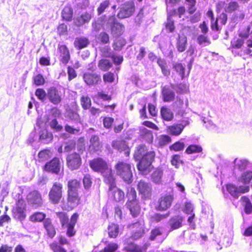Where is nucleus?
I'll use <instances>...</instances> for the list:
<instances>
[{
  "label": "nucleus",
  "instance_id": "nucleus-1",
  "mask_svg": "<svg viewBox=\"0 0 252 252\" xmlns=\"http://www.w3.org/2000/svg\"><path fill=\"white\" fill-rule=\"evenodd\" d=\"M90 166L93 170L101 172L105 182H111L113 181L114 176L112 169L108 167L106 162L101 158H98L91 161Z\"/></svg>",
  "mask_w": 252,
  "mask_h": 252
},
{
  "label": "nucleus",
  "instance_id": "nucleus-2",
  "mask_svg": "<svg viewBox=\"0 0 252 252\" xmlns=\"http://www.w3.org/2000/svg\"><path fill=\"white\" fill-rule=\"evenodd\" d=\"M115 168L117 174L125 182L129 184L132 182V174L130 164L126 162L119 161Z\"/></svg>",
  "mask_w": 252,
  "mask_h": 252
},
{
  "label": "nucleus",
  "instance_id": "nucleus-3",
  "mask_svg": "<svg viewBox=\"0 0 252 252\" xmlns=\"http://www.w3.org/2000/svg\"><path fill=\"white\" fill-rule=\"evenodd\" d=\"M155 156V153L154 151H149L146 155L141 158L138 165V169L139 171L143 172V174H147L152 168L151 164Z\"/></svg>",
  "mask_w": 252,
  "mask_h": 252
},
{
  "label": "nucleus",
  "instance_id": "nucleus-4",
  "mask_svg": "<svg viewBox=\"0 0 252 252\" xmlns=\"http://www.w3.org/2000/svg\"><path fill=\"white\" fill-rule=\"evenodd\" d=\"M105 182L109 186L108 191L109 197L117 202H120L123 201L125 197V193L122 189L116 186L114 176L113 177V181L111 182Z\"/></svg>",
  "mask_w": 252,
  "mask_h": 252
},
{
  "label": "nucleus",
  "instance_id": "nucleus-5",
  "mask_svg": "<svg viewBox=\"0 0 252 252\" xmlns=\"http://www.w3.org/2000/svg\"><path fill=\"white\" fill-rule=\"evenodd\" d=\"M81 198L78 192H67V201H63L62 208L63 210H71L80 203Z\"/></svg>",
  "mask_w": 252,
  "mask_h": 252
},
{
  "label": "nucleus",
  "instance_id": "nucleus-6",
  "mask_svg": "<svg viewBox=\"0 0 252 252\" xmlns=\"http://www.w3.org/2000/svg\"><path fill=\"white\" fill-rule=\"evenodd\" d=\"M26 204L24 200L19 195L18 200L16 201V206L13 209V214L15 219L22 220L26 218Z\"/></svg>",
  "mask_w": 252,
  "mask_h": 252
},
{
  "label": "nucleus",
  "instance_id": "nucleus-7",
  "mask_svg": "<svg viewBox=\"0 0 252 252\" xmlns=\"http://www.w3.org/2000/svg\"><path fill=\"white\" fill-rule=\"evenodd\" d=\"M63 185L55 183L49 193L50 200L53 204H58L62 197Z\"/></svg>",
  "mask_w": 252,
  "mask_h": 252
},
{
  "label": "nucleus",
  "instance_id": "nucleus-8",
  "mask_svg": "<svg viewBox=\"0 0 252 252\" xmlns=\"http://www.w3.org/2000/svg\"><path fill=\"white\" fill-rule=\"evenodd\" d=\"M135 11V6L133 2H128L124 3L121 7L118 17L119 18H126L131 16Z\"/></svg>",
  "mask_w": 252,
  "mask_h": 252
},
{
  "label": "nucleus",
  "instance_id": "nucleus-9",
  "mask_svg": "<svg viewBox=\"0 0 252 252\" xmlns=\"http://www.w3.org/2000/svg\"><path fill=\"white\" fill-rule=\"evenodd\" d=\"M249 37V33L247 31L239 32L238 35L235 36L231 41V48L240 49L244 45L245 41Z\"/></svg>",
  "mask_w": 252,
  "mask_h": 252
},
{
  "label": "nucleus",
  "instance_id": "nucleus-10",
  "mask_svg": "<svg viewBox=\"0 0 252 252\" xmlns=\"http://www.w3.org/2000/svg\"><path fill=\"white\" fill-rule=\"evenodd\" d=\"M137 189L142 198L147 199L151 197L152 189L149 183L141 180L137 184Z\"/></svg>",
  "mask_w": 252,
  "mask_h": 252
},
{
  "label": "nucleus",
  "instance_id": "nucleus-11",
  "mask_svg": "<svg viewBox=\"0 0 252 252\" xmlns=\"http://www.w3.org/2000/svg\"><path fill=\"white\" fill-rule=\"evenodd\" d=\"M132 229V233L131 237L133 240H137L141 238L145 233V227L144 223L140 221H136L130 225Z\"/></svg>",
  "mask_w": 252,
  "mask_h": 252
},
{
  "label": "nucleus",
  "instance_id": "nucleus-12",
  "mask_svg": "<svg viewBox=\"0 0 252 252\" xmlns=\"http://www.w3.org/2000/svg\"><path fill=\"white\" fill-rule=\"evenodd\" d=\"M227 191L234 197H238L240 194L248 192L250 190L249 186H240L239 187L232 184L226 187Z\"/></svg>",
  "mask_w": 252,
  "mask_h": 252
},
{
  "label": "nucleus",
  "instance_id": "nucleus-13",
  "mask_svg": "<svg viewBox=\"0 0 252 252\" xmlns=\"http://www.w3.org/2000/svg\"><path fill=\"white\" fill-rule=\"evenodd\" d=\"M67 164L71 170L78 169L81 164V159L79 154L74 153L67 157Z\"/></svg>",
  "mask_w": 252,
  "mask_h": 252
},
{
  "label": "nucleus",
  "instance_id": "nucleus-14",
  "mask_svg": "<svg viewBox=\"0 0 252 252\" xmlns=\"http://www.w3.org/2000/svg\"><path fill=\"white\" fill-rule=\"evenodd\" d=\"M173 199V197L171 195L161 196L158 199L157 209L160 211L166 210L171 206Z\"/></svg>",
  "mask_w": 252,
  "mask_h": 252
},
{
  "label": "nucleus",
  "instance_id": "nucleus-15",
  "mask_svg": "<svg viewBox=\"0 0 252 252\" xmlns=\"http://www.w3.org/2000/svg\"><path fill=\"white\" fill-rule=\"evenodd\" d=\"M27 200L30 204L36 206L40 205L42 202L40 194L36 190L32 191L28 194Z\"/></svg>",
  "mask_w": 252,
  "mask_h": 252
},
{
  "label": "nucleus",
  "instance_id": "nucleus-16",
  "mask_svg": "<svg viewBox=\"0 0 252 252\" xmlns=\"http://www.w3.org/2000/svg\"><path fill=\"white\" fill-rule=\"evenodd\" d=\"M83 78L85 83L88 85H95L101 81L100 75L89 72L84 74Z\"/></svg>",
  "mask_w": 252,
  "mask_h": 252
},
{
  "label": "nucleus",
  "instance_id": "nucleus-17",
  "mask_svg": "<svg viewBox=\"0 0 252 252\" xmlns=\"http://www.w3.org/2000/svg\"><path fill=\"white\" fill-rule=\"evenodd\" d=\"M45 170L53 173H58L60 170V160L57 158H54L44 166Z\"/></svg>",
  "mask_w": 252,
  "mask_h": 252
},
{
  "label": "nucleus",
  "instance_id": "nucleus-18",
  "mask_svg": "<svg viewBox=\"0 0 252 252\" xmlns=\"http://www.w3.org/2000/svg\"><path fill=\"white\" fill-rule=\"evenodd\" d=\"M58 51L61 62L64 64H66L70 59V54L67 47L64 45H59Z\"/></svg>",
  "mask_w": 252,
  "mask_h": 252
},
{
  "label": "nucleus",
  "instance_id": "nucleus-19",
  "mask_svg": "<svg viewBox=\"0 0 252 252\" xmlns=\"http://www.w3.org/2000/svg\"><path fill=\"white\" fill-rule=\"evenodd\" d=\"M76 221H62V225L66 229V234L69 237H72L76 234L75 226Z\"/></svg>",
  "mask_w": 252,
  "mask_h": 252
},
{
  "label": "nucleus",
  "instance_id": "nucleus-20",
  "mask_svg": "<svg viewBox=\"0 0 252 252\" xmlns=\"http://www.w3.org/2000/svg\"><path fill=\"white\" fill-rule=\"evenodd\" d=\"M252 180V171L247 170L242 172L238 178V181L244 186H248Z\"/></svg>",
  "mask_w": 252,
  "mask_h": 252
},
{
  "label": "nucleus",
  "instance_id": "nucleus-21",
  "mask_svg": "<svg viewBox=\"0 0 252 252\" xmlns=\"http://www.w3.org/2000/svg\"><path fill=\"white\" fill-rule=\"evenodd\" d=\"M47 95L49 100L54 104H58L61 101V95L58 91L55 88L50 89Z\"/></svg>",
  "mask_w": 252,
  "mask_h": 252
},
{
  "label": "nucleus",
  "instance_id": "nucleus-22",
  "mask_svg": "<svg viewBox=\"0 0 252 252\" xmlns=\"http://www.w3.org/2000/svg\"><path fill=\"white\" fill-rule=\"evenodd\" d=\"M126 205L132 216L134 218L138 217L140 211L138 201H134L133 202H127Z\"/></svg>",
  "mask_w": 252,
  "mask_h": 252
},
{
  "label": "nucleus",
  "instance_id": "nucleus-23",
  "mask_svg": "<svg viewBox=\"0 0 252 252\" xmlns=\"http://www.w3.org/2000/svg\"><path fill=\"white\" fill-rule=\"evenodd\" d=\"M39 135V140L44 143H48L51 142L53 139L52 134L51 132H49L44 127L40 130Z\"/></svg>",
  "mask_w": 252,
  "mask_h": 252
},
{
  "label": "nucleus",
  "instance_id": "nucleus-24",
  "mask_svg": "<svg viewBox=\"0 0 252 252\" xmlns=\"http://www.w3.org/2000/svg\"><path fill=\"white\" fill-rule=\"evenodd\" d=\"M193 210V205L190 201H187L185 203L183 211L188 216L187 220H192L194 218L195 214L194 213Z\"/></svg>",
  "mask_w": 252,
  "mask_h": 252
},
{
  "label": "nucleus",
  "instance_id": "nucleus-25",
  "mask_svg": "<svg viewBox=\"0 0 252 252\" xmlns=\"http://www.w3.org/2000/svg\"><path fill=\"white\" fill-rule=\"evenodd\" d=\"M162 94L163 100L165 102H170L174 99V92L166 86H164L162 88Z\"/></svg>",
  "mask_w": 252,
  "mask_h": 252
},
{
  "label": "nucleus",
  "instance_id": "nucleus-26",
  "mask_svg": "<svg viewBox=\"0 0 252 252\" xmlns=\"http://www.w3.org/2000/svg\"><path fill=\"white\" fill-rule=\"evenodd\" d=\"M89 43L88 38L84 37H77L74 42V47L78 50L86 47Z\"/></svg>",
  "mask_w": 252,
  "mask_h": 252
},
{
  "label": "nucleus",
  "instance_id": "nucleus-27",
  "mask_svg": "<svg viewBox=\"0 0 252 252\" xmlns=\"http://www.w3.org/2000/svg\"><path fill=\"white\" fill-rule=\"evenodd\" d=\"M44 227L49 237L52 239L56 234L55 226L52 221H44Z\"/></svg>",
  "mask_w": 252,
  "mask_h": 252
},
{
  "label": "nucleus",
  "instance_id": "nucleus-28",
  "mask_svg": "<svg viewBox=\"0 0 252 252\" xmlns=\"http://www.w3.org/2000/svg\"><path fill=\"white\" fill-rule=\"evenodd\" d=\"M112 147L119 151H126V153L129 154V150L125 141H114L112 143Z\"/></svg>",
  "mask_w": 252,
  "mask_h": 252
},
{
  "label": "nucleus",
  "instance_id": "nucleus-29",
  "mask_svg": "<svg viewBox=\"0 0 252 252\" xmlns=\"http://www.w3.org/2000/svg\"><path fill=\"white\" fill-rule=\"evenodd\" d=\"M140 133L142 138L148 143H152L153 140V136L152 132L144 127L140 128Z\"/></svg>",
  "mask_w": 252,
  "mask_h": 252
},
{
  "label": "nucleus",
  "instance_id": "nucleus-30",
  "mask_svg": "<svg viewBox=\"0 0 252 252\" xmlns=\"http://www.w3.org/2000/svg\"><path fill=\"white\" fill-rule=\"evenodd\" d=\"M91 15L89 13H85L78 17L75 21V24L77 26L79 27L90 21L91 19Z\"/></svg>",
  "mask_w": 252,
  "mask_h": 252
},
{
  "label": "nucleus",
  "instance_id": "nucleus-31",
  "mask_svg": "<svg viewBox=\"0 0 252 252\" xmlns=\"http://www.w3.org/2000/svg\"><path fill=\"white\" fill-rule=\"evenodd\" d=\"M108 229L110 237L115 238L117 237L119 232V227L118 224L112 222L109 225Z\"/></svg>",
  "mask_w": 252,
  "mask_h": 252
},
{
  "label": "nucleus",
  "instance_id": "nucleus-32",
  "mask_svg": "<svg viewBox=\"0 0 252 252\" xmlns=\"http://www.w3.org/2000/svg\"><path fill=\"white\" fill-rule=\"evenodd\" d=\"M67 192H78L80 186V182L76 179L71 180L68 182Z\"/></svg>",
  "mask_w": 252,
  "mask_h": 252
},
{
  "label": "nucleus",
  "instance_id": "nucleus-33",
  "mask_svg": "<svg viewBox=\"0 0 252 252\" xmlns=\"http://www.w3.org/2000/svg\"><path fill=\"white\" fill-rule=\"evenodd\" d=\"M161 115L163 120L171 121L173 118V113L171 110L166 107H162L160 110Z\"/></svg>",
  "mask_w": 252,
  "mask_h": 252
},
{
  "label": "nucleus",
  "instance_id": "nucleus-34",
  "mask_svg": "<svg viewBox=\"0 0 252 252\" xmlns=\"http://www.w3.org/2000/svg\"><path fill=\"white\" fill-rule=\"evenodd\" d=\"M183 130V126H179V124H175L169 126L168 127L169 133L172 135L177 136L180 135Z\"/></svg>",
  "mask_w": 252,
  "mask_h": 252
},
{
  "label": "nucleus",
  "instance_id": "nucleus-35",
  "mask_svg": "<svg viewBox=\"0 0 252 252\" xmlns=\"http://www.w3.org/2000/svg\"><path fill=\"white\" fill-rule=\"evenodd\" d=\"M146 248L143 249L133 243L129 244L125 248V250L126 252H146Z\"/></svg>",
  "mask_w": 252,
  "mask_h": 252
},
{
  "label": "nucleus",
  "instance_id": "nucleus-36",
  "mask_svg": "<svg viewBox=\"0 0 252 252\" xmlns=\"http://www.w3.org/2000/svg\"><path fill=\"white\" fill-rule=\"evenodd\" d=\"M163 175L162 171L160 169H157L152 174L151 179L152 181L157 184L161 183V179Z\"/></svg>",
  "mask_w": 252,
  "mask_h": 252
},
{
  "label": "nucleus",
  "instance_id": "nucleus-37",
  "mask_svg": "<svg viewBox=\"0 0 252 252\" xmlns=\"http://www.w3.org/2000/svg\"><path fill=\"white\" fill-rule=\"evenodd\" d=\"M187 38L185 36H179L177 42V49L180 52H184L186 48Z\"/></svg>",
  "mask_w": 252,
  "mask_h": 252
},
{
  "label": "nucleus",
  "instance_id": "nucleus-38",
  "mask_svg": "<svg viewBox=\"0 0 252 252\" xmlns=\"http://www.w3.org/2000/svg\"><path fill=\"white\" fill-rule=\"evenodd\" d=\"M234 164L235 168L242 170L247 167L248 161L245 159L236 158Z\"/></svg>",
  "mask_w": 252,
  "mask_h": 252
},
{
  "label": "nucleus",
  "instance_id": "nucleus-39",
  "mask_svg": "<svg viewBox=\"0 0 252 252\" xmlns=\"http://www.w3.org/2000/svg\"><path fill=\"white\" fill-rule=\"evenodd\" d=\"M124 29L123 26L119 23H115L111 27L112 33L116 36L120 35L123 33Z\"/></svg>",
  "mask_w": 252,
  "mask_h": 252
},
{
  "label": "nucleus",
  "instance_id": "nucleus-40",
  "mask_svg": "<svg viewBox=\"0 0 252 252\" xmlns=\"http://www.w3.org/2000/svg\"><path fill=\"white\" fill-rule=\"evenodd\" d=\"M49 247L53 252H67V251L62 246L59 245L56 241H54L49 244ZM69 252H74L71 250Z\"/></svg>",
  "mask_w": 252,
  "mask_h": 252
},
{
  "label": "nucleus",
  "instance_id": "nucleus-41",
  "mask_svg": "<svg viewBox=\"0 0 252 252\" xmlns=\"http://www.w3.org/2000/svg\"><path fill=\"white\" fill-rule=\"evenodd\" d=\"M148 152L146 147L145 145H141L138 147L134 156L136 159L139 160Z\"/></svg>",
  "mask_w": 252,
  "mask_h": 252
},
{
  "label": "nucleus",
  "instance_id": "nucleus-42",
  "mask_svg": "<svg viewBox=\"0 0 252 252\" xmlns=\"http://www.w3.org/2000/svg\"><path fill=\"white\" fill-rule=\"evenodd\" d=\"M62 14L63 19L67 21H69L72 17V9L70 6H65L63 10Z\"/></svg>",
  "mask_w": 252,
  "mask_h": 252
},
{
  "label": "nucleus",
  "instance_id": "nucleus-43",
  "mask_svg": "<svg viewBox=\"0 0 252 252\" xmlns=\"http://www.w3.org/2000/svg\"><path fill=\"white\" fill-rule=\"evenodd\" d=\"M112 65V63L107 59H102L99 61L98 66L100 69L103 71H106L108 70L111 67Z\"/></svg>",
  "mask_w": 252,
  "mask_h": 252
},
{
  "label": "nucleus",
  "instance_id": "nucleus-44",
  "mask_svg": "<svg viewBox=\"0 0 252 252\" xmlns=\"http://www.w3.org/2000/svg\"><path fill=\"white\" fill-rule=\"evenodd\" d=\"M90 147H92L95 151H97L100 148V143L99 137L96 135H93L90 139Z\"/></svg>",
  "mask_w": 252,
  "mask_h": 252
},
{
  "label": "nucleus",
  "instance_id": "nucleus-45",
  "mask_svg": "<svg viewBox=\"0 0 252 252\" xmlns=\"http://www.w3.org/2000/svg\"><path fill=\"white\" fill-rule=\"evenodd\" d=\"M202 148L200 146L190 145L186 149V153L188 154L199 153L201 152Z\"/></svg>",
  "mask_w": 252,
  "mask_h": 252
},
{
  "label": "nucleus",
  "instance_id": "nucleus-46",
  "mask_svg": "<svg viewBox=\"0 0 252 252\" xmlns=\"http://www.w3.org/2000/svg\"><path fill=\"white\" fill-rule=\"evenodd\" d=\"M241 200L245 206L246 213L247 214L251 213L252 212V204L250 199L246 196H243L241 198Z\"/></svg>",
  "mask_w": 252,
  "mask_h": 252
},
{
  "label": "nucleus",
  "instance_id": "nucleus-47",
  "mask_svg": "<svg viewBox=\"0 0 252 252\" xmlns=\"http://www.w3.org/2000/svg\"><path fill=\"white\" fill-rule=\"evenodd\" d=\"M239 8V5L237 2L231 1L225 7V10L226 12L232 13L234 11H237Z\"/></svg>",
  "mask_w": 252,
  "mask_h": 252
},
{
  "label": "nucleus",
  "instance_id": "nucleus-48",
  "mask_svg": "<svg viewBox=\"0 0 252 252\" xmlns=\"http://www.w3.org/2000/svg\"><path fill=\"white\" fill-rule=\"evenodd\" d=\"M162 233L163 230L161 227H156L152 230L149 239L150 240L153 241L157 236L161 235Z\"/></svg>",
  "mask_w": 252,
  "mask_h": 252
},
{
  "label": "nucleus",
  "instance_id": "nucleus-49",
  "mask_svg": "<svg viewBox=\"0 0 252 252\" xmlns=\"http://www.w3.org/2000/svg\"><path fill=\"white\" fill-rule=\"evenodd\" d=\"M171 141L170 137L168 135H162L158 138V144L159 146L167 145Z\"/></svg>",
  "mask_w": 252,
  "mask_h": 252
},
{
  "label": "nucleus",
  "instance_id": "nucleus-50",
  "mask_svg": "<svg viewBox=\"0 0 252 252\" xmlns=\"http://www.w3.org/2000/svg\"><path fill=\"white\" fill-rule=\"evenodd\" d=\"M52 156V153L49 150H44L38 154V158L40 161H44L48 159Z\"/></svg>",
  "mask_w": 252,
  "mask_h": 252
},
{
  "label": "nucleus",
  "instance_id": "nucleus-51",
  "mask_svg": "<svg viewBox=\"0 0 252 252\" xmlns=\"http://www.w3.org/2000/svg\"><path fill=\"white\" fill-rule=\"evenodd\" d=\"M127 196L128 197L127 202H133L134 201H137L136 199V192L134 188H129L128 189Z\"/></svg>",
  "mask_w": 252,
  "mask_h": 252
},
{
  "label": "nucleus",
  "instance_id": "nucleus-52",
  "mask_svg": "<svg viewBox=\"0 0 252 252\" xmlns=\"http://www.w3.org/2000/svg\"><path fill=\"white\" fill-rule=\"evenodd\" d=\"M65 116L70 120L75 121L76 122L79 121V116L78 113L75 111L68 110L66 112Z\"/></svg>",
  "mask_w": 252,
  "mask_h": 252
},
{
  "label": "nucleus",
  "instance_id": "nucleus-53",
  "mask_svg": "<svg viewBox=\"0 0 252 252\" xmlns=\"http://www.w3.org/2000/svg\"><path fill=\"white\" fill-rule=\"evenodd\" d=\"M46 215L42 212H35L30 216V220H44Z\"/></svg>",
  "mask_w": 252,
  "mask_h": 252
},
{
  "label": "nucleus",
  "instance_id": "nucleus-54",
  "mask_svg": "<svg viewBox=\"0 0 252 252\" xmlns=\"http://www.w3.org/2000/svg\"><path fill=\"white\" fill-rule=\"evenodd\" d=\"M81 104L84 109L89 108L91 105L90 98L87 96H83L81 99Z\"/></svg>",
  "mask_w": 252,
  "mask_h": 252
},
{
  "label": "nucleus",
  "instance_id": "nucleus-55",
  "mask_svg": "<svg viewBox=\"0 0 252 252\" xmlns=\"http://www.w3.org/2000/svg\"><path fill=\"white\" fill-rule=\"evenodd\" d=\"M118 245L116 243H109L103 249V252H114L118 249Z\"/></svg>",
  "mask_w": 252,
  "mask_h": 252
},
{
  "label": "nucleus",
  "instance_id": "nucleus-56",
  "mask_svg": "<svg viewBox=\"0 0 252 252\" xmlns=\"http://www.w3.org/2000/svg\"><path fill=\"white\" fill-rule=\"evenodd\" d=\"M174 68L179 73L182 78L183 79L185 73V67L181 63H177L174 65Z\"/></svg>",
  "mask_w": 252,
  "mask_h": 252
},
{
  "label": "nucleus",
  "instance_id": "nucleus-57",
  "mask_svg": "<svg viewBox=\"0 0 252 252\" xmlns=\"http://www.w3.org/2000/svg\"><path fill=\"white\" fill-rule=\"evenodd\" d=\"M49 125L51 128L56 131H60L63 129V126L58 124L56 119H53L50 123Z\"/></svg>",
  "mask_w": 252,
  "mask_h": 252
},
{
  "label": "nucleus",
  "instance_id": "nucleus-58",
  "mask_svg": "<svg viewBox=\"0 0 252 252\" xmlns=\"http://www.w3.org/2000/svg\"><path fill=\"white\" fill-rule=\"evenodd\" d=\"M84 187L85 189H89L92 186V179L89 175H86L84 176L83 180Z\"/></svg>",
  "mask_w": 252,
  "mask_h": 252
},
{
  "label": "nucleus",
  "instance_id": "nucleus-59",
  "mask_svg": "<svg viewBox=\"0 0 252 252\" xmlns=\"http://www.w3.org/2000/svg\"><path fill=\"white\" fill-rule=\"evenodd\" d=\"M198 43L200 45L207 46L210 44V42L206 36L204 35H199L197 39Z\"/></svg>",
  "mask_w": 252,
  "mask_h": 252
},
{
  "label": "nucleus",
  "instance_id": "nucleus-60",
  "mask_svg": "<svg viewBox=\"0 0 252 252\" xmlns=\"http://www.w3.org/2000/svg\"><path fill=\"white\" fill-rule=\"evenodd\" d=\"M171 162L172 165L178 168L181 163L180 157L178 155H175L172 156Z\"/></svg>",
  "mask_w": 252,
  "mask_h": 252
},
{
  "label": "nucleus",
  "instance_id": "nucleus-61",
  "mask_svg": "<svg viewBox=\"0 0 252 252\" xmlns=\"http://www.w3.org/2000/svg\"><path fill=\"white\" fill-rule=\"evenodd\" d=\"M184 143L182 142H177L170 147V150L175 151H179L184 148Z\"/></svg>",
  "mask_w": 252,
  "mask_h": 252
},
{
  "label": "nucleus",
  "instance_id": "nucleus-62",
  "mask_svg": "<svg viewBox=\"0 0 252 252\" xmlns=\"http://www.w3.org/2000/svg\"><path fill=\"white\" fill-rule=\"evenodd\" d=\"M126 44L125 41L123 39H119L116 40L114 44V48L116 50H120Z\"/></svg>",
  "mask_w": 252,
  "mask_h": 252
},
{
  "label": "nucleus",
  "instance_id": "nucleus-63",
  "mask_svg": "<svg viewBox=\"0 0 252 252\" xmlns=\"http://www.w3.org/2000/svg\"><path fill=\"white\" fill-rule=\"evenodd\" d=\"M188 5H189V11L191 14L193 13L196 10L195 4L196 3L195 0H186Z\"/></svg>",
  "mask_w": 252,
  "mask_h": 252
},
{
  "label": "nucleus",
  "instance_id": "nucleus-64",
  "mask_svg": "<svg viewBox=\"0 0 252 252\" xmlns=\"http://www.w3.org/2000/svg\"><path fill=\"white\" fill-rule=\"evenodd\" d=\"M109 2L108 0H105L101 2L99 6L97 8V12L98 14H101L103 13L105 9L109 6Z\"/></svg>",
  "mask_w": 252,
  "mask_h": 252
}]
</instances>
